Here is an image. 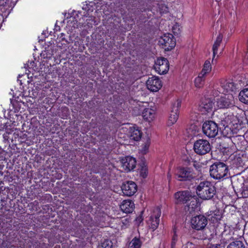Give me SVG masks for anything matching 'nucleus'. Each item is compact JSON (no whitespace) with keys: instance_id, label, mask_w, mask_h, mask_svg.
<instances>
[{"instance_id":"obj_18","label":"nucleus","mask_w":248,"mask_h":248,"mask_svg":"<svg viewBox=\"0 0 248 248\" xmlns=\"http://www.w3.org/2000/svg\"><path fill=\"white\" fill-rule=\"evenodd\" d=\"M235 89V86L233 82L224 81L221 83L220 88L219 89V92L223 94H227L232 93Z\"/></svg>"},{"instance_id":"obj_36","label":"nucleus","mask_w":248,"mask_h":248,"mask_svg":"<svg viewBox=\"0 0 248 248\" xmlns=\"http://www.w3.org/2000/svg\"><path fill=\"white\" fill-rule=\"evenodd\" d=\"M20 134H22V135H21L19 137V139H20V140H19V142H24V140L26 139V138L27 137V135L25 134H23L21 132Z\"/></svg>"},{"instance_id":"obj_35","label":"nucleus","mask_w":248,"mask_h":248,"mask_svg":"<svg viewBox=\"0 0 248 248\" xmlns=\"http://www.w3.org/2000/svg\"><path fill=\"white\" fill-rule=\"evenodd\" d=\"M149 144L147 143L144 145V146L142 147V149L141 150V152L143 154H146L147 152L148 151V150L149 149Z\"/></svg>"},{"instance_id":"obj_32","label":"nucleus","mask_w":248,"mask_h":248,"mask_svg":"<svg viewBox=\"0 0 248 248\" xmlns=\"http://www.w3.org/2000/svg\"><path fill=\"white\" fill-rule=\"evenodd\" d=\"M158 10L161 14L166 13L168 12V8L165 4L161 3L158 5Z\"/></svg>"},{"instance_id":"obj_9","label":"nucleus","mask_w":248,"mask_h":248,"mask_svg":"<svg viewBox=\"0 0 248 248\" xmlns=\"http://www.w3.org/2000/svg\"><path fill=\"white\" fill-rule=\"evenodd\" d=\"M181 105V101L180 100H177L173 103L169 117V125H171L177 122L179 117V109Z\"/></svg>"},{"instance_id":"obj_38","label":"nucleus","mask_w":248,"mask_h":248,"mask_svg":"<svg viewBox=\"0 0 248 248\" xmlns=\"http://www.w3.org/2000/svg\"><path fill=\"white\" fill-rule=\"evenodd\" d=\"M6 1L7 0H0V8L5 6Z\"/></svg>"},{"instance_id":"obj_25","label":"nucleus","mask_w":248,"mask_h":248,"mask_svg":"<svg viewBox=\"0 0 248 248\" xmlns=\"http://www.w3.org/2000/svg\"><path fill=\"white\" fill-rule=\"evenodd\" d=\"M142 242L140 238H134L129 243L128 248H141Z\"/></svg>"},{"instance_id":"obj_15","label":"nucleus","mask_w":248,"mask_h":248,"mask_svg":"<svg viewBox=\"0 0 248 248\" xmlns=\"http://www.w3.org/2000/svg\"><path fill=\"white\" fill-rule=\"evenodd\" d=\"M122 190L124 195L127 196L133 195L137 190V186L133 181H127L122 186Z\"/></svg>"},{"instance_id":"obj_7","label":"nucleus","mask_w":248,"mask_h":248,"mask_svg":"<svg viewBox=\"0 0 248 248\" xmlns=\"http://www.w3.org/2000/svg\"><path fill=\"white\" fill-rule=\"evenodd\" d=\"M176 178L180 181L190 180L194 177L191 169L189 168L179 167L175 171Z\"/></svg>"},{"instance_id":"obj_34","label":"nucleus","mask_w":248,"mask_h":248,"mask_svg":"<svg viewBox=\"0 0 248 248\" xmlns=\"http://www.w3.org/2000/svg\"><path fill=\"white\" fill-rule=\"evenodd\" d=\"M173 233H174V234L172 237V242H171V248H174L176 243L178 240V236L176 234V231L175 229H173Z\"/></svg>"},{"instance_id":"obj_14","label":"nucleus","mask_w":248,"mask_h":248,"mask_svg":"<svg viewBox=\"0 0 248 248\" xmlns=\"http://www.w3.org/2000/svg\"><path fill=\"white\" fill-rule=\"evenodd\" d=\"M193 195L190 191L188 190L178 191L174 195L175 202L177 203L188 202L189 200Z\"/></svg>"},{"instance_id":"obj_33","label":"nucleus","mask_w":248,"mask_h":248,"mask_svg":"<svg viewBox=\"0 0 248 248\" xmlns=\"http://www.w3.org/2000/svg\"><path fill=\"white\" fill-rule=\"evenodd\" d=\"M21 133V132L17 129H15L14 133L12 134V137L11 139L13 141L15 140L16 141L17 139L18 140H19V134Z\"/></svg>"},{"instance_id":"obj_3","label":"nucleus","mask_w":248,"mask_h":248,"mask_svg":"<svg viewBox=\"0 0 248 248\" xmlns=\"http://www.w3.org/2000/svg\"><path fill=\"white\" fill-rule=\"evenodd\" d=\"M160 215L161 209L158 207L154 208L151 211L149 218L147 220V223L150 229L153 231L157 228L160 222Z\"/></svg>"},{"instance_id":"obj_29","label":"nucleus","mask_w":248,"mask_h":248,"mask_svg":"<svg viewBox=\"0 0 248 248\" xmlns=\"http://www.w3.org/2000/svg\"><path fill=\"white\" fill-rule=\"evenodd\" d=\"M227 248H245L242 242L236 241L230 244Z\"/></svg>"},{"instance_id":"obj_19","label":"nucleus","mask_w":248,"mask_h":248,"mask_svg":"<svg viewBox=\"0 0 248 248\" xmlns=\"http://www.w3.org/2000/svg\"><path fill=\"white\" fill-rule=\"evenodd\" d=\"M188 204L185 206V210L188 214H192L198 207V202L197 197L193 195L189 200Z\"/></svg>"},{"instance_id":"obj_16","label":"nucleus","mask_w":248,"mask_h":248,"mask_svg":"<svg viewBox=\"0 0 248 248\" xmlns=\"http://www.w3.org/2000/svg\"><path fill=\"white\" fill-rule=\"evenodd\" d=\"M136 166V159L132 156H126L122 160V167L126 171L133 170Z\"/></svg>"},{"instance_id":"obj_11","label":"nucleus","mask_w":248,"mask_h":248,"mask_svg":"<svg viewBox=\"0 0 248 248\" xmlns=\"http://www.w3.org/2000/svg\"><path fill=\"white\" fill-rule=\"evenodd\" d=\"M214 103L209 98L202 99L199 105V110L203 114H211L213 112Z\"/></svg>"},{"instance_id":"obj_10","label":"nucleus","mask_w":248,"mask_h":248,"mask_svg":"<svg viewBox=\"0 0 248 248\" xmlns=\"http://www.w3.org/2000/svg\"><path fill=\"white\" fill-rule=\"evenodd\" d=\"M208 220L203 215L196 216L191 218V223L193 228L197 230L203 229L207 224Z\"/></svg>"},{"instance_id":"obj_13","label":"nucleus","mask_w":248,"mask_h":248,"mask_svg":"<svg viewBox=\"0 0 248 248\" xmlns=\"http://www.w3.org/2000/svg\"><path fill=\"white\" fill-rule=\"evenodd\" d=\"M162 84L160 79L156 76L149 78L146 81L147 89L151 92H157L162 87Z\"/></svg>"},{"instance_id":"obj_28","label":"nucleus","mask_w":248,"mask_h":248,"mask_svg":"<svg viewBox=\"0 0 248 248\" xmlns=\"http://www.w3.org/2000/svg\"><path fill=\"white\" fill-rule=\"evenodd\" d=\"M211 70V65L210 63V61H206L205 62L203 67L202 68V72L200 73L202 75H204L205 76V75L209 73Z\"/></svg>"},{"instance_id":"obj_17","label":"nucleus","mask_w":248,"mask_h":248,"mask_svg":"<svg viewBox=\"0 0 248 248\" xmlns=\"http://www.w3.org/2000/svg\"><path fill=\"white\" fill-rule=\"evenodd\" d=\"M222 120V124L226 126L232 125L234 126L237 127V125L239 124V120L236 116H234L232 113H229L225 114L224 118Z\"/></svg>"},{"instance_id":"obj_23","label":"nucleus","mask_w":248,"mask_h":248,"mask_svg":"<svg viewBox=\"0 0 248 248\" xmlns=\"http://www.w3.org/2000/svg\"><path fill=\"white\" fill-rule=\"evenodd\" d=\"M222 35L219 34L217 36L216 41L215 42L213 46V58L215 57L217 53L218 48L220 46V43L222 40Z\"/></svg>"},{"instance_id":"obj_26","label":"nucleus","mask_w":248,"mask_h":248,"mask_svg":"<svg viewBox=\"0 0 248 248\" xmlns=\"http://www.w3.org/2000/svg\"><path fill=\"white\" fill-rule=\"evenodd\" d=\"M205 76L199 74L194 80L195 86L197 88H201L203 86L204 82Z\"/></svg>"},{"instance_id":"obj_2","label":"nucleus","mask_w":248,"mask_h":248,"mask_svg":"<svg viewBox=\"0 0 248 248\" xmlns=\"http://www.w3.org/2000/svg\"><path fill=\"white\" fill-rule=\"evenodd\" d=\"M228 169L223 163L217 162L213 164L210 168V174L215 179L220 180L227 176Z\"/></svg>"},{"instance_id":"obj_8","label":"nucleus","mask_w":248,"mask_h":248,"mask_svg":"<svg viewBox=\"0 0 248 248\" xmlns=\"http://www.w3.org/2000/svg\"><path fill=\"white\" fill-rule=\"evenodd\" d=\"M159 43L167 51L172 49L176 45L173 35L170 33L164 34L159 39Z\"/></svg>"},{"instance_id":"obj_6","label":"nucleus","mask_w":248,"mask_h":248,"mask_svg":"<svg viewBox=\"0 0 248 248\" xmlns=\"http://www.w3.org/2000/svg\"><path fill=\"white\" fill-rule=\"evenodd\" d=\"M234 100L232 93L224 94L217 99V105L219 108H228L234 106Z\"/></svg>"},{"instance_id":"obj_5","label":"nucleus","mask_w":248,"mask_h":248,"mask_svg":"<svg viewBox=\"0 0 248 248\" xmlns=\"http://www.w3.org/2000/svg\"><path fill=\"white\" fill-rule=\"evenodd\" d=\"M211 149L209 142L205 140H197L194 144V150L198 155H204L209 153Z\"/></svg>"},{"instance_id":"obj_20","label":"nucleus","mask_w":248,"mask_h":248,"mask_svg":"<svg viewBox=\"0 0 248 248\" xmlns=\"http://www.w3.org/2000/svg\"><path fill=\"white\" fill-rule=\"evenodd\" d=\"M120 208L124 212L129 213L133 211L134 208V203L130 200H125L122 202Z\"/></svg>"},{"instance_id":"obj_4","label":"nucleus","mask_w":248,"mask_h":248,"mask_svg":"<svg viewBox=\"0 0 248 248\" xmlns=\"http://www.w3.org/2000/svg\"><path fill=\"white\" fill-rule=\"evenodd\" d=\"M202 129L203 134L210 138L215 137L218 132L217 124L212 121H205L202 124Z\"/></svg>"},{"instance_id":"obj_22","label":"nucleus","mask_w":248,"mask_h":248,"mask_svg":"<svg viewBox=\"0 0 248 248\" xmlns=\"http://www.w3.org/2000/svg\"><path fill=\"white\" fill-rule=\"evenodd\" d=\"M155 116V110L151 108H145L142 112V117L144 119L150 122Z\"/></svg>"},{"instance_id":"obj_31","label":"nucleus","mask_w":248,"mask_h":248,"mask_svg":"<svg viewBox=\"0 0 248 248\" xmlns=\"http://www.w3.org/2000/svg\"><path fill=\"white\" fill-rule=\"evenodd\" d=\"M172 31L175 35L180 34L181 32V28L178 23H175L172 27Z\"/></svg>"},{"instance_id":"obj_37","label":"nucleus","mask_w":248,"mask_h":248,"mask_svg":"<svg viewBox=\"0 0 248 248\" xmlns=\"http://www.w3.org/2000/svg\"><path fill=\"white\" fill-rule=\"evenodd\" d=\"M140 175L143 177H146L147 175L146 172V169L145 168H142L140 171Z\"/></svg>"},{"instance_id":"obj_12","label":"nucleus","mask_w":248,"mask_h":248,"mask_svg":"<svg viewBox=\"0 0 248 248\" xmlns=\"http://www.w3.org/2000/svg\"><path fill=\"white\" fill-rule=\"evenodd\" d=\"M155 70L159 74L167 73L169 69L168 61L165 58L157 59L155 65Z\"/></svg>"},{"instance_id":"obj_39","label":"nucleus","mask_w":248,"mask_h":248,"mask_svg":"<svg viewBox=\"0 0 248 248\" xmlns=\"http://www.w3.org/2000/svg\"><path fill=\"white\" fill-rule=\"evenodd\" d=\"M140 219H141V220H142V218H141V217H140Z\"/></svg>"},{"instance_id":"obj_30","label":"nucleus","mask_w":248,"mask_h":248,"mask_svg":"<svg viewBox=\"0 0 248 248\" xmlns=\"http://www.w3.org/2000/svg\"><path fill=\"white\" fill-rule=\"evenodd\" d=\"M112 247L111 242L109 240H106L98 246V248H112Z\"/></svg>"},{"instance_id":"obj_1","label":"nucleus","mask_w":248,"mask_h":248,"mask_svg":"<svg viewBox=\"0 0 248 248\" xmlns=\"http://www.w3.org/2000/svg\"><path fill=\"white\" fill-rule=\"evenodd\" d=\"M216 188L211 183L205 181L202 182L197 186L196 192L200 198L203 200H210L216 194Z\"/></svg>"},{"instance_id":"obj_27","label":"nucleus","mask_w":248,"mask_h":248,"mask_svg":"<svg viewBox=\"0 0 248 248\" xmlns=\"http://www.w3.org/2000/svg\"><path fill=\"white\" fill-rule=\"evenodd\" d=\"M186 134L188 138H192L197 135L196 126L191 125L186 130Z\"/></svg>"},{"instance_id":"obj_24","label":"nucleus","mask_w":248,"mask_h":248,"mask_svg":"<svg viewBox=\"0 0 248 248\" xmlns=\"http://www.w3.org/2000/svg\"><path fill=\"white\" fill-rule=\"evenodd\" d=\"M239 98L241 102L248 105V89L241 91L239 94Z\"/></svg>"},{"instance_id":"obj_21","label":"nucleus","mask_w":248,"mask_h":248,"mask_svg":"<svg viewBox=\"0 0 248 248\" xmlns=\"http://www.w3.org/2000/svg\"><path fill=\"white\" fill-rule=\"evenodd\" d=\"M129 134L131 139L136 141L140 139L141 137V133L138 127H136L130 128Z\"/></svg>"}]
</instances>
